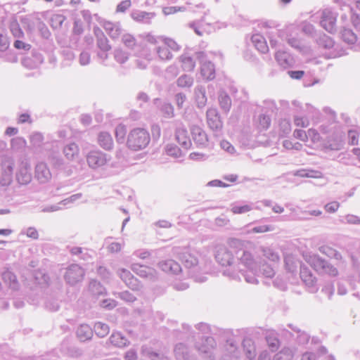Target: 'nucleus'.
Instances as JSON below:
<instances>
[{
    "label": "nucleus",
    "instance_id": "f3484780",
    "mask_svg": "<svg viewBox=\"0 0 360 360\" xmlns=\"http://www.w3.org/2000/svg\"><path fill=\"white\" fill-rule=\"evenodd\" d=\"M35 176L41 184H45L51 179V172L44 162H39L36 165Z\"/></svg>",
    "mask_w": 360,
    "mask_h": 360
},
{
    "label": "nucleus",
    "instance_id": "423d86ee",
    "mask_svg": "<svg viewBox=\"0 0 360 360\" xmlns=\"http://www.w3.org/2000/svg\"><path fill=\"white\" fill-rule=\"evenodd\" d=\"M199 64L204 68H215L224 65V57L221 53H205L198 51L195 53Z\"/></svg>",
    "mask_w": 360,
    "mask_h": 360
},
{
    "label": "nucleus",
    "instance_id": "5fc2aeb1",
    "mask_svg": "<svg viewBox=\"0 0 360 360\" xmlns=\"http://www.w3.org/2000/svg\"><path fill=\"white\" fill-rule=\"evenodd\" d=\"M157 53L161 60H168L172 58V55L170 53L169 49L165 45L159 46L157 49Z\"/></svg>",
    "mask_w": 360,
    "mask_h": 360
},
{
    "label": "nucleus",
    "instance_id": "3c124183",
    "mask_svg": "<svg viewBox=\"0 0 360 360\" xmlns=\"http://www.w3.org/2000/svg\"><path fill=\"white\" fill-rule=\"evenodd\" d=\"M114 58L120 64H124L129 58V54L120 49L114 51Z\"/></svg>",
    "mask_w": 360,
    "mask_h": 360
},
{
    "label": "nucleus",
    "instance_id": "603ef678",
    "mask_svg": "<svg viewBox=\"0 0 360 360\" xmlns=\"http://www.w3.org/2000/svg\"><path fill=\"white\" fill-rule=\"evenodd\" d=\"M36 26L43 38L49 39L50 37L51 32L43 21H41L40 19H37Z\"/></svg>",
    "mask_w": 360,
    "mask_h": 360
},
{
    "label": "nucleus",
    "instance_id": "e433bc0d",
    "mask_svg": "<svg viewBox=\"0 0 360 360\" xmlns=\"http://www.w3.org/2000/svg\"><path fill=\"white\" fill-rule=\"evenodd\" d=\"M179 259L183 263L184 266L187 269L195 267L198 264V259L193 255L188 252H182L179 255Z\"/></svg>",
    "mask_w": 360,
    "mask_h": 360
},
{
    "label": "nucleus",
    "instance_id": "8fccbe9b",
    "mask_svg": "<svg viewBox=\"0 0 360 360\" xmlns=\"http://www.w3.org/2000/svg\"><path fill=\"white\" fill-rule=\"evenodd\" d=\"M292 359V351L289 348H284L274 355L273 360H291Z\"/></svg>",
    "mask_w": 360,
    "mask_h": 360
},
{
    "label": "nucleus",
    "instance_id": "c03bdc74",
    "mask_svg": "<svg viewBox=\"0 0 360 360\" xmlns=\"http://www.w3.org/2000/svg\"><path fill=\"white\" fill-rule=\"evenodd\" d=\"M65 20L66 17L62 14H53L50 18V25L53 29L59 30Z\"/></svg>",
    "mask_w": 360,
    "mask_h": 360
},
{
    "label": "nucleus",
    "instance_id": "a18cd8bd",
    "mask_svg": "<svg viewBox=\"0 0 360 360\" xmlns=\"http://www.w3.org/2000/svg\"><path fill=\"white\" fill-rule=\"evenodd\" d=\"M165 151L167 155L176 158L182 157L185 155L182 150L174 143L167 144L165 147Z\"/></svg>",
    "mask_w": 360,
    "mask_h": 360
},
{
    "label": "nucleus",
    "instance_id": "4be33fe9",
    "mask_svg": "<svg viewBox=\"0 0 360 360\" xmlns=\"http://www.w3.org/2000/svg\"><path fill=\"white\" fill-rule=\"evenodd\" d=\"M155 16V13L139 10H134L131 13V17L134 20L145 24H150Z\"/></svg>",
    "mask_w": 360,
    "mask_h": 360
},
{
    "label": "nucleus",
    "instance_id": "6e6d98bb",
    "mask_svg": "<svg viewBox=\"0 0 360 360\" xmlns=\"http://www.w3.org/2000/svg\"><path fill=\"white\" fill-rule=\"evenodd\" d=\"M177 85L180 87H190L193 85V79L187 75H183L177 79Z\"/></svg>",
    "mask_w": 360,
    "mask_h": 360
},
{
    "label": "nucleus",
    "instance_id": "0e129e2a",
    "mask_svg": "<svg viewBox=\"0 0 360 360\" xmlns=\"http://www.w3.org/2000/svg\"><path fill=\"white\" fill-rule=\"evenodd\" d=\"M259 125L264 129H266L271 124V118L269 115L262 114L259 117Z\"/></svg>",
    "mask_w": 360,
    "mask_h": 360
},
{
    "label": "nucleus",
    "instance_id": "09e8293b",
    "mask_svg": "<svg viewBox=\"0 0 360 360\" xmlns=\"http://www.w3.org/2000/svg\"><path fill=\"white\" fill-rule=\"evenodd\" d=\"M160 111L165 117L172 118L174 117V107L170 103H163L160 107Z\"/></svg>",
    "mask_w": 360,
    "mask_h": 360
},
{
    "label": "nucleus",
    "instance_id": "b1692460",
    "mask_svg": "<svg viewBox=\"0 0 360 360\" xmlns=\"http://www.w3.org/2000/svg\"><path fill=\"white\" fill-rule=\"evenodd\" d=\"M194 97L197 108L199 109L205 108L207 101L205 87L201 85L197 86L194 89Z\"/></svg>",
    "mask_w": 360,
    "mask_h": 360
},
{
    "label": "nucleus",
    "instance_id": "a211bd4d",
    "mask_svg": "<svg viewBox=\"0 0 360 360\" xmlns=\"http://www.w3.org/2000/svg\"><path fill=\"white\" fill-rule=\"evenodd\" d=\"M158 266L162 271L172 274H178L182 271L180 264L173 259L160 261L158 263Z\"/></svg>",
    "mask_w": 360,
    "mask_h": 360
},
{
    "label": "nucleus",
    "instance_id": "f03ea898",
    "mask_svg": "<svg viewBox=\"0 0 360 360\" xmlns=\"http://www.w3.org/2000/svg\"><path fill=\"white\" fill-rule=\"evenodd\" d=\"M182 329L184 331L179 330H174V336L179 340H186L189 341L190 339L195 340L197 335L200 341H196L194 344V347L200 353L209 354L211 350L215 347L217 343L213 337H200L199 333H196L192 330L191 326L187 324H183Z\"/></svg>",
    "mask_w": 360,
    "mask_h": 360
},
{
    "label": "nucleus",
    "instance_id": "412c9836",
    "mask_svg": "<svg viewBox=\"0 0 360 360\" xmlns=\"http://www.w3.org/2000/svg\"><path fill=\"white\" fill-rule=\"evenodd\" d=\"M275 58L283 68H291L295 64L294 58L286 51H278L275 54Z\"/></svg>",
    "mask_w": 360,
    "mask_h": 360
},
{
    "label": "nucleus",
    "instance_id": "4d7b16f0",
    "mask_svg": "<svg viewBox=\"0 0 360 360\" xmlns=\"http://www.w3.org/2000/svg\"><path fill=\"white\" fill-rule=\"evenodd\" d=\"M115 138L119 143H122L125 140L126 128L123 125H118L115 131Z\"/></svg>",
    "mask_w": 360,
    "mask_h": 360
},
{
    "label": "nucleus",
    "instance_id": "6ab92c4d",
    "mask_svg": "<svg viewBox=\"0 0 360 360\" xmlns=\"http://www.w3.org/2000/svg\"><path fill=\"white\" fill-rule=\"evenodd\" d=\"M119 276L124 283L131 290H135L139 288L138 280L131 274V273L125 269L119 270Z\"/></svg>",
    "mask_w": 360,
    "mask_h": 360
},
{
    "label": "nucleus",
    "instance_id": "72a5a7b5",
    "mask_svg": "<svg viewBox=\"0 0 360 360\" xmlns=\"http://www.w3.org/2000/svg\"><path fill=\"white\" fill-rule=\"evenodd\" d=\"M344 141L341 138L335 136H330L325 143V148L330 150H340L344 146Z\"/></svg>",
    "mask_w": 360,
    "mask_h": 360
},
{
    "label": "nucleus",
    "instance_id": "393cba45",
    "mask_svg": "<svg viewBox=\"0 0 360 360\" xmlns=\"http://www.w3.org/2000/svg\"><path fill=\"white\" fill-rule=\"evenodd\" d=\"M97 139L99 146L104 150H111L113 148V140L112 136L108 132H100L98 135Z\"/></svg>",
    "mask_w": 360,
    "mask_h": 360
},
{
    "label": "nucleus",
    "instance_id": "338daca9",
    "mask_svg": "<svg viewBox=\"0 0 360 360\" xmlns=\"http://www.w3.org/2000/svg\"><path fill=\"white\" fill-rule=\"evenodd\" d=\"M285 40L288 44L292 47L301 51L302 50V43L301 41L295 37H286Z\"/></svg>",
    "mask_w": 360,
    "mask_h": 360
},
{
    "label": "nucleus",
    "instance_id": "79ce46f5",
    "mask_svg": "<svg viewBox=\"0 0 360 360\" xmlns=\"http://www.w3.org/2000/svg\"><path fill=\"white\" fill-rule=\"evenodd\" d=\"M9 30L12 35L17 39H22L25 36L23 31L16 20H13L10 22Z\"/></svg>",
    "mask_w": 360,
    "mask_h": 360
},
{
    "label": "nucleus",
    "instance_id": "bf43d9fd",
    "mask_svg": "<svg viewBox=\"0 0 360 360\" xmlns=\"http://www.w3.org/2000/svg\"><path fill=\"white\" fill-rule=\"evenodd\" d=\"M252 208L250 205H234L232 206L231 211L234 214H243L250 211Z\"/></svg>",
    "mask_w": 360,
    "mask_h": 360
},
{
    "label": "nucleus",
    "instance_id": "aec40b11",
    "mask_svg": "<svg viewBox=\"0 0 360 360\" xmlns=\"http://www.w3.org/2000/svg\"><path fill=\"white\" fill-rule=\"evenodd\" d=\"M60 350L63 354L70 357H79L83 354L81 349L71 345L68 340L62 342Z\"/></svg>",
    "mask_w": 360,
    "mask_h": 360
},
{
    "label": "nucleus",
    "instance_id": "052dcab7",
    "mask_svg": "<svg viewBox=\"0 0 360 360\" xmlns=\"http://www.w3.org/2000/svg\"><path fill=\"white\" fill-rule=\"evenodd\" d=\"M216 69H200V73L206 81H211L216 77Z\"/></svg>",
    "mask_w": 360,
    "mask_h": 360
},
{
    "label": "nucleus",
    "instance_id": "a878e982",
    "mask_svg": "<svg viewBox=\"0 0 360 360\" xmlns=\"http://www.w3.org/2000/svg\"><path fill=\"white\" fill-rule=\"evenodd\" d=\"M2 279L11 289L13 290H18L19 289L20 284L16 276L12 271L8 269L4 271L2 273Z\"/></svg>",
    "mask_w": 360,
    "mask_h": 360
},
{
    "label": "nucleus",
    "instance_id": "6e6552de",
    "mask_svg": "<svg viewBox=\"0 0 360 360\" xmlns=\"http://www.w3.org/2000/svg\"><path fill=\"white\" fill-rule=\"evenodd\" d=\"M84 275L85 271L82 266L72 264L66 268L64 279L70 285H75L83 280Z\"/></svg>",
    "mask_w": 360,
    "mask_h": 360
},
{
    "label": "nucleus",
    "instance_id": "ea45409f",
    "mask_svg": "<svg viewBox=\"0 0 360 360\" xmlns=\"http://www.w3.org/2000/svg\"><path fill=\"white\" fill-rule=\"evenodd\" d=\"M16 179L20 184L26 185L31 181L32 176L27 168H21L16 173Z\"/></svg>",
    "mask_w": 360,
    "mask_h": 360
},
{
    "label": "nucleus",
    "instance_id": "37998d69",
    "mask_svg": "<svg viewBox=\"0 0 360 360\" xmlns=\"http://www.w3.org/2000/svg\"><path fill=\"white\" fill-rule=\"evenodd\" d=\"M99 338H104L110 331L109 326L106 323L102 322H97L95 323L93 332Z\"/></svg>",
    "mask_w": 360,
    "mask_h": 360
},
{
    "label": "nucleus",
    "instance_id": "2eb2a0df",
    "mask_svg": "<svg viewBox=\"0 0 360 360\" xmlns=\"http://www.w3.org/2000/svg\"><path fill=\"white\" fill-rule=\"evenodd\" d=\"M191 134L194 143L200 147H205L208 142L207 135L205 131L198 126L192 127Z\"/></svg>",
    "mask_w": 360,
    "mask_h": 360
},
{
    "label": "nucleus",
    "instance_id": "13d9d810",
    "mask_svg": "<svg viewBox=\"0 0 360 360\" xmlns=\"http://www.w3.org/2000/svg\"><path fill=\"white\" fill-rule=\"evenodd\" d=\"M117 297L120 298L121 300H122L127 302H129V303H132L136 300V297L134 296V295L128 290L118 292Z\"/></svg>",
    "mask_w": 360,
    "mask_h": 360
},
{
    "label": "nucleus",
    "instance_id": "9b49d317",
    "mask_svg": "<svg viewBox=\"0 0 360 360\" xmlns=\"http://www.w3.org/2000/svg\"><path fill=\"white\" fill-rule=\"evenodd\" d=\"M300 274L302 281L305 283V285L311 288L312 292L316 291V278L306 264L302 263L300 264Z\"/></svg>",
    "mask_w": 360,
    "mask_h": 360
},
{
    "label": "nucleus",
    "instance_id": "39448f33",
    "mask_svg": "<svg viewBox=\"0 0 360 360\" xmlns=\"http://www.w3.org/2000/svg\"><path fill=\"white\" fill-rule=\"evenodd\" d=\"M238 250L234 248L229 249L224 245L217 246L215 252V259L220 265L223 266H229L228 269L235 270V268L232 267V264L235 263L236 258L237 259L236 252Z\"/></svg>",
    "mask_w": 360,
    "mask_h": 360
},
{
    "label": "nucleus",
    "instance_id": "20e7f679",
    "mask_svg": "<svg viewBox=\"0 0 360 360\" xmlns=\"http://www.w3.org/2000/svg\"><path fill=\"white\" fill-rule=\"evenodd\" d=\"M306 262L319 274H326L331 276L338 275V269L327 260L322 259L318 255H311L306 257Z\"/></svg>",
    "mask_w": 360,
    "mask_h": 360
},
{
    "label": "nucleus",
    "instance_id": "a19ab883",
    "mask_svg": "<svg viewBox=\"0 0 360 360\" xmlns=\"http://www.w3.org/2000/svg\"><path fill=\"white\" fill-rule=\"evenodd\" d=\"M195 52V53H196ZM180 61L183 63V65L186 66H188L189 68H195V60L196 55L194 54V56L191 54L188 51H185L180 57Z\"/></svg>",
    "mask_w": 360,
    "mask_h": 360
},
{
    "label": "nucleus",
    "instance_id": "473e14b6",
    "mask_svg": "<svg viewBox=\"0 0 360 360\" xmlns=\"http://www.w3.org/2000/svg\"><path fill=\"white\" fill-rule=\"evenodd\" d=\"M43 61L44 57L42 54L37 50H33L31 56L23 60V64L25 66H37L41 65Z\"/></svg>",
    "mask_w": 360,
    "mask_h": 360
},
{
    "label": "nucleus",
    "instance_id": "f704fd0d",
    "mask_svg": "<svg viewBox=\"0 0 360 360\" xmlns=\"http://www.w3.org/2000/svg\"><path fill=\"white\" fill-rule=\"evenodd\" d=\"M258 274H262L266 278H272L275 275L274 267L265 260H261L257 264Z\"/></svg>",
    "mask_w": 360,
    "mask_h": 360
},
{
    "label": "nucleus",
    "instance_id": "4c0bfd02",
    "mask_svg": "<svg viewBox=\"0 0 360 360\" xmlns=\"http://www.w3.org/2000/svg\"><path fill=\"white\" fill-rule=\"evenodd\" d=\"M79 148L75 143H70L66 145L63 148V153L67 159L74 160L79 154Z\"/></svg>",
    "mask_w": 360,
    "mask_h": 360
},
{
    "label": "nucleus",
    "instance_id": "de8ad7c7",
    "mask_svg": "<svg viewBox=\"0 0 360 360\" xmlns=\"http://www.w3.org/2000/svg\"><path fill=\"white\" fill-rule=\"evenodd\" d=\"M341 37L344 41L349 44H354L356 41V34L349 29H343L341 32Z\"/></svg>",
    "mask_w": 360,
    "mask_h": 360
},
{
    "label": "nucleus",
    "instance_id": "9d476101",
    "mask_svg": "<svg viewBox=\"0 0 360 360\" xmlns=\"http://www.w3.org/2000/svg\"><path fill=\"white\" fill-rule=\"evenodd\" d=\"M337 15L330 9H324L321 13V25L328 32L335 31Z\"/></svg>",
    "mask_w": 360,
    "mask_h": 360
},
{
    "label": "nucleus",
    "instance_id": "5701e85b",
    "mask_svg": "<svg viewBox=\"0 0 360 360\" xmlns=\"http://www.w3.org/2000/svg\"><path fill=\"white\" fill-rule=\"evenodd\" d=\"M103 27L110 37L113 39L118 38L122 33V27L120 22L104 21Z\"/></svg>",
    "mask_w": 360,
    "mask_h": 360
},
{
    "label": "nucleus",
    "instance_id": "1a4fd4ad",
    "mask_svg": "<svg viewBox=\"0 0 360 360\" xmlns=\"http://www.w3.org/2000/svg\"><path fill=\"white\" fill-rule=\"evenodd\" d=\"M207 123L208 127L214 132L218 134L221 132L223 122L221 120L220 115L216 108H210L207 110Z\"/></svg>",
    "mask_w": 360,
    "mask_h": 360
},
{
    "label": "nucleus",
    "instance_id": "bb28decb",
    "mask_svg": "<svg viewBox=\"0 0 360 360\" xmlns=\"http://www.w3.org/2000/svg\"><path fill=\"white\" fill-rule=\"evenodd\" d=\"M109 342L117 347L128 346L130 342L120 332H113L109 338Z\"/></svg>",
    "mask_w": 360,
    "mask_h": 360
},
{
    "label": "nucleus",
    "instance_id": "864d4df0",
    "mask_svg": "<svg viewBox=\"0 0 360 360\" xmlns=\"http://www.w3.org/2000/svg\"><path fill=\"white\" fill-rule=\"evenodd\" d=\"M318 44L325 49H330L333 46L334 41L330 37L323 34L319 38Z\"/></svg>",
    "mask_w": 360,
    "mask_h": 360
},
{
    "label": "nucleus",
    "instance_id": "4468645a",
    "mask_svg": "<svg viewBox=\"0 0 360 360\" xmlns=\"http://www.w3.org/2000/svg\"><path fill=\"white\" fill-rule=\"evenodd\" d=\"M13 164L5 162L2 165V172L0 177V184L2 186H9L13 181Z\"/></svg>",
    "mask_w": 360,
    "mask_h": 360
},
{
    "label": "nucleus",
    "instance_id": "7ed1b4c3",
    "mask_svg": "<svg viewBox=\"0 0 360 360\" xmlns=\"http://www.w3.org/2000/svg\"><path fill=\"white\" fill-rule=\"evenodd\" d=\"M150 141V136L148 130L137 127L131 129L127 135V146L133 151H139L146 148Z\"/></svg>",
    "mask_w": 360,
    "mask_h": 360
},
{
    "label": "nucleus",
    "instance_id": "7c9ffc66",
    "mask_svg": "<svg viewBox=\"0 0 360 360\" xmlns=\"http://www.w3.org/2000/svg\"><path fill=\"white\" fill-rule=\"evenodd\" d=\"M265 339L269 349L274 352L277 351L280 346V341L278 334L274 331H268L266 333Z\"/></svg>",
    "mask_w": 360,
    "mask_h": 360
},
{
    "label": "nucleus",
    "instance_id": "58836bf2",
    "mask_svg": "<svg viewBox=\"0 0 360 360\" xmlns=\"http://www.w3.org/2000/svg\"><path fill=\"white\" fill-rule=\"evenodd\" d=\"M89 290L95 296L105 295L107 293L105 288L94 280L89 283Z\"/></svg>",
    "mask_w": 360,
    "mask_h": 360
},
{
    "label": "nucleus",
    "instance_id": "680f3d73",
    "mask_svg": "<svg viewBox=\"0 0 360 360\" xmlns=\"http://www.w3.org/2000/svg\"><path fill=\"white\" fill-rule=\"evenodd\" d=\"M117 304V302L112 299H103L100 302V306L108 310L114 309Z\"/></svg>",
    "mask_w": 360,
    "mask_h": 360
},
{
    "label": "nucleus",
    "instance_id": "49530a36",
    "mask_svg": "<svg viewBox=\"0 0 360 360\" xmlns=\"http://www.w3.org/2000/svg\"><path fill=\"white\" fill-rule=\"evenodd\" d=\"M122 41L127 48L131 50L135 49L138 46L136 38L130 34H124L122 37Z\"/></svg>",
    "mask_w": 360,
    "mask_h": 360
},
{
    "label": "nucleus",
    "instance_id": "ddd939ff",
    "mask_svg": "<svg viewBox=\"0 0 360 360\" xmlns=\"http://www.w3.org/2000/svg\"><path fill=\"white\" fill-rule=\"evenodd\" d=\"M94 34L96 39L97 47L103 52H108L111 49L109 41L102 30L98 26L94 27Z\"/></svg>",
    "mask_w": 360,
    "mask_h": 360
},
{
    "label": "nucleus",
    "instance_id": "f8f14e48",
    "mask_svg": "<svg viewBox=\"0 0 360 360\" xmlns=\"http://www.w3.org/2000/svg\"><path fill=\"white\" fill-rule=\"evenodd\" d=\"M174 353L176 360H198L197 357L191 353L188 346L183 342L175 345Z\"/></svg>",
    "mask_w": 360,
    "mask_h": 360
},
{
    "label": "nucleus",
    "instance_id": "c85d7f7f",
    "mask_svg": "<svg viewBox=\"0 0 360 360\" xmlns=\"http://www.w3.org/2000/svg\"><path fill=\"white\" fill-rule=\"evenodd\" d=\"M251 41L255 48L262 53H266L269 51V47L265 38L260 34H253Z\"/></svg>",
    "mask_w": 360,
    "mask_h": 360
},
{
    "label": "nucleus",
    "instance_id": "c9c22d12",
    "mask_svg": "<svg viewBox=\"0 0 360 360\" xmlns=\"http://www.w3.org/2000/svg\"><path fill=\"white\" fill-rule=\"evenodd\" d=\"M243 347L248 359L252 360L256 356V349L254 342L250 338H245L243 341Z\"/></svg>",
    "mask_w": 360,
    "mask_h": 360
},
{
    "label": "nucleus",
    "instance_id": "0eeeda50",
    "mask_svg": "<svg viewBox=\"0 0 360 360\" xmlns=\"http://www.w3.org/2000/svg\"><path fill=\"white\" fill-rule=\"evenodd\" d=\"M86 158L89 167L93 169H97L105 166L111 160L110 155L100 150H92L89 151Z\"/></svg>",
    "mask_w": 360,
    "mask_h": 360
},
{
    "label": "nucleus",
    "instance_id": "dca6fc26",
    "mask_svg": "<svg viewBox=\"0 0 360 360\" xmlns=\"http://www.w3.org/2000/svg\"><path fill=\"white\" fill-rule=\"evenodd\" d=\"M175 139L178 143L185 150L191 148L192 143L188 134V131L184 127H178L175 131Z\"/></svg>",
    "mask_w": 360,
    "mask_h": 360
},
{
    "label": "nucleus",
    "instance_id": "e2e57ef3",
    "mask_svg": "<svg viewBox=\"0 0 360 360\" xmlns=\"http://www.w3.org/2000/svg\"><path fill=\"white\" fill-rule=\"evenodd\" d=\"M13 46L18 50H23L25 51H27L31 49L32 46L28 44L25 43L23 41L19 39H16L13 43Z\"/></svg>",
    "mask_w": 360,
    "mask_h": 360
},
{
    "label": "nucleus",
    "instance_id": "774afa93",
    "mask_svg": "<svg viewBox=\"0 0 360 360\" xmlns=\"http://www.w3.org/2000/svg\"><path fill=\"white\" fill-rule=\"evenodd\" d=\"M131 0H124L117 6L116 12L124 13L131 6Z\"/></svg>",
    "mask_w": 360,
    "mask_h": 360
},
{
    "label": "nucleus",
    "instance_id": "69168bd1",
    "mask_svg": "<svg viewBox=\"0 0 360 360\" xmlns=\"http://www.w3.org/2000/svg\"><path fill=\"white\" fill-rule=\"evenodd\" d=\"M98 274L105 281H108L110 278L111 274L109 270L102 266H100L97 269Z\"/></svg>",
    "mask_w": 360,
    "mask_h": 360
},
{
    "label": "nucleus",
    "instance_id": "cd10ccee",
    "mask_svg": "<svg viewBox=\"0 0 360 360\" xmlns=\"http://www.w3.org/2000/svg\"><path fill=\"white\" fill-rule=\"evenodd\" d=\"M218 101L221 109L226 113L229 112L231 107V98L224 90H220L218 94Z\"/></svg>",
    "mask_w": 360,
    "mask_h": 360
},
{
    "label": "nucleus",
    "instance_id": "c756f323",
    "mask_svg": "<svg viewBox=\"0 0 360 360\" xmlns=\"http://www.w3.org/2000/svg\"><path fill=\"white\" fill-rule=\"evenodd\" d=\"M76 334L80 341L85 342L93 337V329L87 324H82L78 327Z\"/></svg>",
    "mask_w": 360,
    "mask_h": 360
},
{
    "label": "nucleus",
    "instance_id": "2f4dec72",
    "mask_svg": "<svg viewBox=\"0 0 360 360\" xmlns=\"http://www.w3.org/2000/svg\"><path fill=\"white\" fill-rule=\"evenodd\" d=\"M131 269L133 272L142 278H148L153 274V269L152 268L138 263L132 264Z\"/></svg>",
    "mask_w": 360,
    "mask_h": 360
},
{
    "label": "nucleus",
    "instance_id": "f257e3e1",
    "mask_svg": "<svg viewBox=\"0 0 360 360\" xmlns=\"http://www.w3.org/2000/svg\"><path fill=\"white\" fill-rule=\"evenodd\" d=\"M238 267L236 270L226 269L223 274L234 281H240V274L244 278L247 283H257L256 276L257 272V263L254 260L252 255L244 249H239L236 252Z\"/></svg>",
    "mask_w": 360,
    "mask_h": 360
}]
</instances>
